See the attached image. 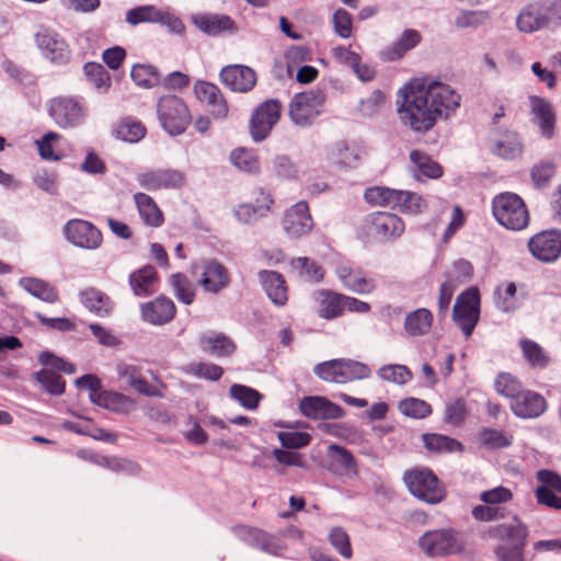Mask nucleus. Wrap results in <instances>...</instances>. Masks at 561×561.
<instances>
[{
	"mask_svg": "<svg viewBox=\"0 0 561 561\" xmlns=\"http://www.w3.org/2000/svg\"><path fill=\"white\" fill-rule=\"evenodd\" d=\"M479 443L488 449H501L511 446L513 437L502 430L483 428L479 433Z\"/></svg>",
	"mask_w": 561,
	"mask_h": 561,
	"instance_id": "obj_50",
	"label": "nucleus"
},
{
	"mask_svg": "<svg viewBox=\"0 0 561 561\" xmlns=\"http://www.w3.org/2000/svg\"><path fill=\"white\" fill-rule=\"evenodd\" d=\"M257 276L270 300L275 306H285L288 301V287L285 277L276 271L268 270L260 271Z\"/></svg>",
	"mask_w": 561,
	"mask_h": 561,
	"instance_id": "obj_26",
	"label": "nucleus"
},
{
	"mask_svg": "<svg viewBox=\"0 0 561 561\" xmlns=\"http://www.w3.org/2000/svg\"><path fill=\"white\" fill-rule=\"evenodd\" d=\"M523 150V144L515 133L507 135L504 140H499L493 149L497 156L511 160L520 157Z\"/></svg>",
	"mask_w": 561,
	"mask_h": 561,
	"instance_id": "obj_56",
	"label": "nucleus"
},
{
	"mask_svg": "<svg viewBox=\"0 0 561 561\" xmlns=\"http://www.w3.org/2000/svg\"><path fill=\"white\" fill-rule=\"evenodd\" d=\"M473 275V266L467 260H458L453 266L445 273V280L459 287L462 284L468 283Z\"/></svg>",
	"mask_w": 561,
	"mask_h": 561,
	"instance_id": "obj_54",
	"label": "nucleus"
},
{
	"mask_svg": "<svg viewBox=\"0 0 561 561\" xmlns=\"http://www.w3.org/2000/svg\"><path fill=\"white\" fill-rule=\"evenodd\" d=\"M194 93L207 106L214 117H227L229 112L228 103L216 84L207 81H197L194 85Z\"/></svg>",
	"mask_w": 561,
	"mask_h": 561,
	"instance_id": "obj_23",
	"label": "nucleus"
},
{
	"mask_svg": "<svg viewBox=\"0 0 561 561\" xmlns=\"http://www.w3.org/2000/svg\"><path fill=\"white\" fill-rule=\"evenodd\" d=\"M513 414L519 419H535L547 410L546 399L538 392L524 389L518 397L510 403Z\"/></svg>",
	"mask_w": 561,
	"mask_h": 561,
	"instance_id": "obj_25",
	"label": "nucleus"
},
{
	"mask_svg": "<svg viewBox=\"0 0 561 561\" xmlns=\"http://www.w3.org/2000/svg\"><path fill=\"white\" fill-rule=\"evenodd\" d=\"M405 229L403 220L393 213L375 211L362 220L357 234L364 240L389 241L399 238Z\"/></svg>",
	"mask_w": 561,
	"mask_h": 561,
	"instance_id": "obj_4",
	"label": "nucleus"
},
{
	"mask_svg": "<svg viewBox=\"0 0 561 561\" xmlns=\"http://www.w3.org/2000/svg\"><path fill=\"white\" fill-rule=\"evenodd\" d=\"M34 376L48 393L53 396H60L64 393L66 382L55 370L44 368L35 373Z\"/></svg>",
	"mask_w": 561,
	"mask_h": 561,
	"instance_id": "obj_53",
	"label": "nucleus"
},
{
	"mask_svg": "<svg viewBox=\"0 0 561 561\" xmlns=\"http://www.w3.org/2000/svg\"><path fill=\"white\" fill-rule=\"evenodd\" d=\"M433 321L434 317L430 309L417 308L407 313L403 328L409 336H423L431 331Z\"/></svg>",
	"mask_w": 561,
	"mask_h": 561,
	"instance_id": "obj_34",
	"label": "nucleus"
},
{
	"mask_svg": "<svg viewBox=\"0 0 561 561\" xmlns=\"http://www.w3.org/2000/svg\"><path fill=\"white\" fill-rule=\"evenodd\" d=\"M79 298L85 309L100 318L110 317L115 307L113 299L106 293L95 287H88L81 290Z\"/></svg>",
	"mask_w": 561,
	"mask_h": 561,
	"instance_id": "obj_29",
	"label": "nucleus"
},
{
	"mask_svg": "<svg viewBox=\"0 0 561 561\" xmlns=\"http://www.w3.org/2000/svg\"><path fill=\"white\" fill-rule=\"evenodd\" d=\"M495 391L512 401L524 390L520 380L511 373H500L494 380Z\"/></svg>",
	"mask_w": 561,
	"mask_h": 561,
	"instance_id": "obj_48",
	"label": "nucleus"
},
{
	"mask_svg": "<svg viewBox=\"0 0 561 561\" xmlns=\"http://www.w3.org/2000/svg\"><path fill=\"white\" fill-rule=\"evenodd\" d=\"M64 234L72 245L84 250H96L102 245L103 234L91 221L70 219L64 226Z\"/></svg>",
	"mask_w": 561,
	"mask_h": 561,
	"instance_id": "obj_14",
	"label": "nucleus"
},
{
	"mask_svg": "<svg viewBox=\"0 0 561 561\" xmlns=\"http://www.w3.org/2000/svg\"><path fill=\"white\" fill-rule=\"evenodd\" d=\"M157 113L162 127L170 135L183 134L192 119L187 105L176 95L161 96Z\"/></svg>",
	"mask_w": 561,
	"mask_h": 561,
	"instance_id": "obj_8",
	"label": "nucleus"
},
{
	"mask_svg": "<svg viewBox=\"0 0 561 561\" xmlns=\"http://www.w3.org/2000/svg\"><path fill=\"white\" fill-rule=\"evenodd\" d=\"M329 541L343 558H352L353 550L350 536L344 528L333 527L329 533Z\"/></svg>",
	"mask_w": 561,
	"mask_h": 561,
	"instance_id": "obj_62",
	"label": "nucleus"
},
{
	"mask_svg": "<svg viewBox=\"0 0 561 561\" xmlns=\"http://www.w3.org/2000/svg\"><path fill=\"white\" fill-rule=\"evenodd\" d=\"M421 38V34L416 30L409 28L403 31L400 38L385 51L387 59L398 60L402 58L409 50L420 44Z\"/></svg>",
	"mask_w": 561,
	"mask_h": 561,
	"instance_id": "obj_41",
	"label": "nucleus"
},
{
	"mask_svg": "<svg viewBox=\"0 0 561 561\" xmlns=\"http://www.w3.org/2000/svg\"><path fill=\"white\" fill-rule=\"evenodd\" d=\"M284 230L294 238L308 234L313 228V220L309 205L306 201H299L286 210L283 219Z\"/></svg>",
	"mask_w": 561,
	"mask_h": 561,
	"instance_id": "obj_20",
	"label": "nucleus"
},
{
	"mask_svg": "<svg viewBox=\"0 0 561 561\" xmlns=\"http://www.w3.org/2000/svg\"><path fill=\"white\" fill-rule=\"evenodd\" d=\"M397 190L375 186L365 191L364 197L367 203L376 206L396 207Z\"/></svg>",
	"mask_w": 561,
	"mask_h": 561,
	"instance_id": "obj_58",
	"label": "nucleus"
},
{
	"mask_svg": "<svg viewBox=\"0 0 561 561\" xmlns=\"http://www.w3.org/2000/svg\"><path fill=\"white\" fill-rule=\"evenodd\" d=\"M191 22L197 30L208 36L234 34L239 31L237 23L227 14L211 12L196 13L191 15Z\"/></svg>",
	"mask_w": 561,
	"mask_h": 561,
	"instance_id": "obj_19",
	"label": "nucleus"
},
{
	"mask_svg": "<svg viewBox=\"0 0 561 561\" xmlns=\"http://www.w3.org/2000/svg\"><path fill=\"white\" fill-rule=\"evenodd\" d=\"M199 346L206 353H210L217 357L230 356L234 350V343L225 334L203 335L199 339Z\"/></svg>",
	"mask_w": 561,
	"mask_h": 561,
	"instance_id": "obj_39",
	"label": "nucleus"
},
{
	"mask_svg": "<svg viewBox=\"0 0 561 561\" xmlns=\"http://www.w3.org/2000/svg\"><path fill=\"white\" fill-rule=\"evenodd\" d=\"M299 409L302 415L312 420H339L345 414L344 410L325 397H305Z\"/></svg>",
	"mask_w": 561,
	"mask_h": 561,
	"instance_id": "obj_21",
	"label": "nucleus"
},
{
	"mask_svg": "<svg viewBox=\"0 0 561 561\" xmlns=\"http://www.w3.org/2000/svg\"><path fill=\"white\" fill-rule=\"evenodd\" d=\"M77 385L81 388L89 389L91 399L99 404H103L106 409L115 410L118 404L127 401V398L116 392H102L101 381L96 376L84 375L77 380Z\"/></svg>",
	"mask_w": 561,
	"mask_h": 561,
	"instance_id": "obj_30",
	"label": "nucleus"
},
{
	"mask_svg": "<svg viewBox=\"0 0 561 561\" xmlns=\"http://www.w3.org/2000/svg\"><path fill=\"white\" fill-rule=\"evenodd\" d=\"M34 37L42 55L51 64L61 66L70 60V47L66 39L55 30L41 26Z\"/></svg>",
	"mask_w": 561,
	"mask_h": 561,
	"instance_id": "obj_12",
	"label": "nucleus"
},
{
	"mask_svg": "<svg viewBox=\"0 0 561 561\" xmlns=\"http://www.w3.org/2000/svg\"><path fill=\"white\" fill-rule=\"evenodd\" d=\"M556 174V164L552 161H540L530 170L531 180L537 188L547 187Z\"/></svg>",
	"mask_w": 561,
	"mask_h": 561,
	"instance_id": "obj_60",
	"label": "nucleus"
},
{
	"mask_svg": "<svg viewBox=\"0 0 561 561\" xmlns=\"http://www.w3.org/2000/svg\"><path fill=\"white\" fill-rule=\"evenodd\" d=\"M170 285L176 299L185 305H192L195 299V286L190 278L182 273L170 276Z\"/></svg>",
	"mask_w": 561,
	"mask_h": 561,
	"instance_id": "obj_47",
	"label": "nucleus"
},
{
	"mask_svg": "<svg viewBox=\"0 0 561 561\" xmlns=\"http://www.w3.org/2000/svg\"><path fill=\"white\" fill-rule=\"evenodd\" d=\"M157 271L151 265L142 266L129 275V285L135 296H149L154 293Z\"/></svg>",
	"mask_w": 561,
	"mask_h": 561,
	"instance_id": "obj_36",
	"label": "nucleus"
},
{
	"mask_svg": "<svg viewBox=\"0 0 561 561\" xmlns=\"http://www.w3.org/2000/svg\"><path fill=\"white\" fill-rule=\"evenodd\" d=\"M519 347L527 364L534 369H545L550 363V356L543 347L529 339H520Z\"/></svg>",
	"mask_w": 561,
	"mask_h": 561,
	"instance_id": "obj_38",
	"label": "nucleus"
},
{
	"mask_svg": "<svg viewBox=\"0 0 561 561\" xmlns=\"http://www.w3.org/2000/svg\"><path fill=\"white\" fill-rule=\"evenodd\" d=\"M133 81L144 88H152L161 84V75L157 67L146 64H137L131 68Z\"/></svg>",
	"mask_w": 561,
	"mask_h": 561,
	"instance_id": "obj_46",
	"label": "nucleus"
},
{
	"mask_svg": "<svg viewBox=\"0 0 561 561\" xmlns=\"http://www.w3.org/2000/svg\"><path fill=\"white\" fill-rule=\"evenodd\" d=\"M330 159L341 168H355L359 161L358 154L343 144H337L331 150Z\"/></svg>",
	"mask_w": 561,
	"mask_h": 561,
	"instance_id": "obj_61",
	"label": "nucleus"
},
{
	"mask_svg": "<svg viewBox=\"0 0 561 561\" xmlns=\"http://www.w3.org/2000/svg\"><path fill=\"white\" fill-rule=\"evenodd\" d=\"M313 373L325 382L348 383L369 378L371 370L364 363L337 358L317 364Z\"/></svg>",
	"mask_w": 561,
	"mask_h": 561,
	"instance_id": "obj_5",
	"label": "nucleus"
},
{
	"mask_svg": "<svg viewBox=\"0 0 561 561\" xmlns=\"http://www.w3.org/2000/svg\"><path fill=\"white\" fill-rule=\"evenodd\" d=\"M290 267L300 279L307 283H320L325 275L324 268L317 261L307 256L293 259Z\"/></svg>",
	"mask_w": 561,
	"mask_h": 561,
	"instance_id": "obj_37",
	"label": "nucleus"
},
{
	"mask_svg": "<svg viewBox=\"0 0 561 561\" xmlns=\"http://www.w3.org/2000/svg\"><path fill=\"white\" fill-rule=\"evenodd\" d=\"M492 215L504 228L520 231L528 227L530 214L524 199L512 192L495 195L491 202Z\"/></svg>",
	"mask_w": 561,
	"mask_h": 561,
	"instance_id": "obj_3",
	"label": "nucleus"
},
{
	"mask_svg": "<svg viewBox=\"0 0 561 561\" xmlns=\"http://www.w3.org/2000/svg\"><path fill=\"white\" fill-rule=\"evenodd\" d=\"M419 546L428 557H444L461 552L463 541L457 530L442 528L426 531L420 537Z\"/></svg>",
	"mask_w": 561,
	"mask_h": 561,
	"instance_id": "obj_9",
	"label": "nucleus"
},
{
	"mask_svg": "<svg viewBox=\"0 0 561 561\" xmlns=\"http://www.w3.org/2000/svg\"><path fill=\"white\" fill-rule=\"evenodd\" d=\"M471 514L476 520L486 523L510 517L511 522L507 524L488 527L483 538L500 542L493 550L499 561H526L524 551L529 530L515 513H510L504 507L485 504L474 506Z\"/></svg>",
	"mask_w": 561,
	"mask_h": 561,
	"instance_id": "obj_2",
	"label": "nucleus"
},
{
	"mask_svg": "<svg viewBox=\"0 0 561 561\" xmlns=\"http://www.w3.org/2000/svg\"><path fill=\"white\" fill-rule=\"evenodd\" d=\"M335 273L344 287L353 293L365 295L373 293L376 288L373 278L366 277L363 271L353 268L347 264L340 265Z\"/></svg>",
	"mask_w": 561,
	"mask_h": 561,
	"instance_id": "obj_28",
	"label": "nucleus"
},
{
	"mask_svg": "<svg viewBox=\"0 0 561 561\" xmlns=\"http://www.w3.org/2000/svg\"><path fill=\"white\" fill-rule=\"evenodd\" d=\"M466 415L467 405L462 399H456L448 402L445 407L444 421L447 424L459 426L463 423Z\"/></svg>",
	"mask_w": 561,
	"mask_h": 561,
	"instance_id": "obj_64",
	"label": "nucleus"
},
{
	"mask_svg": "<svg viewBox=\"0 0 561 561\" xmlns=\"http://www.w3.org/2000/svg\"><path fill=\"white\" fill-rule=\"evenodd\" d=\"M274 205L271 193L261 186L253 187L249 193V199L238 205L234 217L242 224H251L266 217Z\"/></svg>",
	"mask_w": 561,
	"mask_h": 561,
	"instance_id": "obj_13",
	"label": "nucleus"
},
{
	"mask_svg": "<svg viewBox=\"0 0 561 561\" xmlns=\"http://www.w3.org/2000/svg\"><path fill=\"white\" fill-rule=\"evenodd\" d=\"M325 101V94L321 89H310L295 94L288 106L290 119L298 126L313 124L323 111Z\"/></svg>",
	"mask_w": 561,
	"mask_h": 561,
	"instance_id": "obj_7",
	"label": "nucleus"
},
{
	"mask_svg": "<svg viewBox=\"0 0 561 561\" xmlns=\"http://www.w3.org/2000/svg\"><path fill=\"white\" fill-rule=\"evenodd\" d=\"M377 374L382 380L396 385H405L413 377L407 366L398 364L385 365L378 369Z\"/></svg>",
	"mask_w": 561,
	"mask_h": 561,
	"instance_id": "obj_55",
	"label": "nucleus"
},
{
	"mask_svg": "<svg viewBox=\"0 0 561 561\" xmlns=\"http://www.w3.org/2000/svg\"><path fill=\"white\" fill-rule=\"evenodd\" d=\"M231 163L240 171L257 174L261 169L257 154L247 148H237L230 153Z\"/></svg>",
	"mask_w": 561,
	"mask_h": 561,
	"instance_id": "obj_44",
	"label": "nucleus"
},
{
	"mask_svg": "<svg viewBox=\"0 0 561 561\" xmlns=\"http://www.w3.org/2000/svg\"><path fill=\"white\" fill-rule=\"evenodd\" d=\"M20 284L23 289L43 301L54 304L58 300L57 290L45 280L25 277L20 280Z\"/></svg>",
	"mask_w": 561,
	"mask_h": 561,
	"instance_id": "obj_42",
	"label": "nucleus"
},
{
	"mask_svg": "<svg viewBox=\"0 0 561 561\" xmlns=\"http://www.w3.org/2000/svg\"><path fill=\"white\" fill-rule=\"evenodd\" d=\"M396 207L402 213L419 214L426 208V202L421 195L414 192L397 191Z\"/></svg>",
	"mask_w": 561,
	"mask_h": 561,
	"instance_id": "obj_51",
	"label": "nucleus"
},
{
	"mask_svg": "<svg viewBox=\"0 0 561 561\" xmlns=\"http://www.w3.org/2000/svg\"><path fill=\"white\" fill-rule=\"evenodd\" d=\"M229 393L232 399L248 410H255L263 398L257 390L239 383L232 385Z\"/></svg>",
	"mask_w": 561,
	"mask_h": 561,
	"instance_id": "obj_49",
	"label": "nucleus"
},
{
	"mask_svg": "<svg viewBox=\"0 0 561 561\" xmlns=\"http://www.w3.org/2000/svg\"><path fill=\"white\" fill-rule=\"evenodd\" d=\"M461 96L449 84L426 78L413 79L402 89L398 113L413 131L426 133L438 119L448 118L460 106Z\"/></svg>",
	"mask_w": 561,
	"mask_h": 561,
	"instance_id": "obj_1",
	"label": "nucleus"
},
{
	"mask_svg": "<svg viewBox=\"0 0 561 561\" xmlns=\"http://www.w3.org/2000/svg\"><path fill=\"white\" fill-rule=\"evenodd\" d=\"M490 19L485 10H462L455 18L457 28H477L483 25Z\"/></svg>",
	"mask_w": 561,
	"mask_h": 561,
	"instance_id": "obj_57",
	"label": "nucleus"
},
{
	"mask_svg": "<svg viewBox=\"0 0 561 561\" xmlns=\"http://www.w3.org/2000/svg\"><path fill=\"white\" fill-rule=\"evenodd\" d=\"M138 184L146 191L176 190L185 184V174L175 169H156L136 175Z\"/></svg>",
	"mask_w": 561,
	"mask_h": 561,
	"instance_id": "obj_17",
	"label": "nucleus"
},
{
	"mask_svg": "<svg viewBox=\"0 0 561 561\" xmlns=\"http://www.w3.org/2000/svg\"><path fill=\"white\" fill-rule=\"evenodd\" d=\"M202 268L199 285L204 291L216 295L230 285L231 278L228 268L217 260L203 262Z\"/></svg>",
	"mask_w": 561,
	"mask_h": 561,
	"instance_id": "obj_24",
	"label": "nucleus"
},
{
	"mask_svg": "<svg viewBox=\"0 0 561 561\" xmlns=\"http://www.w3.org/2000/svg\"><path fill=\"white\" fill-rule=\"evenodd\" d=\"M480 319V294L477 287H470L457 296L453 308V320L469 337Z\"/></svg>",
	"mask_w": 561,
	"mask_h": 561,
	"instance_id": "obj_10",
	"label": "nucleus"
},
{
	"mask_svg": "<svg viewBox=\"0 0 561 561\" xmlns=\"http://www.w3.org/2000/svg\"><path fill=\"white\" fill-rule=\"evenodd\" d=\"M133 199L144 225L160 228L164 224V214L150 195L137 192Z\"/></svg>",
	"mask_w": 561,
	"mask_h": 561,
	"instance_id": "obj_31",
	"label": "nucleus"
},
{
	"mask_svg": "<svg viewBox=\"0 0 561 561\" xmlns=\"http://www.w3.org/2000/svg\"><path fill=\"white\" fill-rule=\"evenodd\" d=\"M318 317L332 320L343 314V294L319 289L314 293Z\"/></svg>",
	"mask_w": 561,
	"mask_h": 561,
	"instance_id": "obj_32",
	"label": "nucleus"
},
{
	"mask_svg": "<svg viewBox=\"0 0 561 561\" xmlns=\"http://www.w3.org/2000/svg\"><path fill=\"white\" fill-rule=\"evenodd\" d=\"M410 160L415 165V171L428 179H439L443 175L442 165L421 150H412Z\"/></svg>",
	"mask_w": 561,
	"mask_h": 561,
	"instance_id": "obj_43",
	"label": "nucleus"
},
{
	"mask_svg": "<svg viewBox=\"0 0 561 561\" xmlns=\"http://www.w3.org/2000/svg\"><path fill=\"white\" fill-rule=\"evenodd\" d=\"M328 457L331 460L330 470L346 474H358V463L353 454L345 447L337 444L328 446Z\"/></svg>",
	"mask_w": 561,
	"mask_h": 561,
	"instance_id": "obj_33",
	"label": "nucleus"
},
{
	"mask_svg": "<svg viewBox=\"0 0 561 561\" xmlns=\"http://www.w3.org/2000/svg\"><path fill=\"white\" fill-rule=\"evenodd\" d=\"M527 248L539 262H556L561 256V230L549 229L534 234L528 240Z\"/></svg>",
	"mask_w": 561,
	"mask_h": 561,
	"instance_id": "obj_16",
	"label": "nucleus"
},
{
	"mask_svg": "<svg viewBox=\"0 0 561 561\" xmlns=\"http://www.w3.org/2000/svg\"><path fill=\"white\" fill-rule=\"evenodd\" d=\"M399 410L402 414L414 419H425L432 414L431 404L417 398H407L400 401Z\"/></svg>",
	"mask_w": 561,
	"mask_h": 561,
	"instance_id": "obj_59",
	"label": "nucleus"
},
{
	"mask_svg": "<svg viewBox=\"0 0 561 561\" xmlns=\"http://www.w3.org/2000/svg\"><path fill=\"white\" fill-rule=\"evenodd\" d=\"M88 80L99 92H107L111 87V77L107 70L98 62H87L83 67Z\"/></svg>",
	"mask_w": 561,
	"mask_h": 561,
	"instance_id": "obj_52",
	"label": "nucleus"
},
{
	"mask_svg": "<svg viewBox=\"0 0 561 561\" xmlns=\"http://www.w3.org/2000/svg\"><path fill=\"white\" fill-rule=\"evenodd\" d=\"M47 111L50 118L60 128L78 126L84 116L83 107L75 98L56 96L48 101Z\"/></svg>",
	"mask_w": 561,
	"mask_h": 561,
	"instance_id": "obj_15",
	"label": "nucleus"
},
{
	"mask_svg": "<svg viewBox=\"0 0 561 561\" xmlns=\"http://www.w3.org/2000/svg\"><path fill=\"white\" fill-rule=\"evenodd\" d=\"M221 83L233 92L248 93L256 85V72L249 66L228 65L219 73Z\"/></svg>",
	"mask_w": 561,
	"mask_h": 561,
	"instance_id": "obj_18",
	"label": "nucleus"
},
{
	"mask_svg": "<svg viewBox=\"0 0 561 561\" xmlns=\"http://www.w3.org/2000/svg\"><path fill=\"white\" fill-rule=\"evenodd\" d=\"M146 131L145 125L131 116L121 119L114 128V134L117 139L131 144L141 140Z\"/></svg>",
	"mask_w": 561,
	"mask_h": 561,
	"instance_id": "obj_40",
	"label": "nucleus"
},
{
	"mask_svg": "<svg viewBox=\"0 0 561 561\" xmlns=\"http://www.w3.org/2000/svg\"><path fill=\"white\" fill-rule=\"evenodd\" d=\"M282 111L283 105L276 99L266 100L254 110L249 123V131L254 141H262L268 137L278 123Z\"/></svg>",
	"mask_w": 561,
	"mask_h": 561,
	"instance_id": "obj_11",
	"label": "nucleus"
},
{
	"mask_svg": "<svg viewBox=\"0 0 561 561\" xmlns=\"http://www.w3.org/2000/svg\"><path fill=\"white\" fill-rule=\"evenodd\" d=\"M422 440L425 448L431 453H451L462 449L461 443L443 434L426 433L422 435Z\"/></svg>",
	"mask_w": 561,
	"mask_h": 561,
	"instance_id": "obj_45",
	"label": "nucleus"
},
{
	"mask_svg": "<svg viewBox=\"0 0 561 561\" xmlns=\"http://www.w3.org/2000/svg\"><path fill=\"white\" fill-rule=\"evenodd\" d=\"M140 312L145 322L163 325L174 319L176 307L171 298L160 295L153 300L142 304Z\"/></svg>",
	"mask_w": 561,
	"mask_h": 561,
	"instance_id": "obj_22",
	"label": "nucleus"
},
{
	"mask_svg": "<svg viewBox=\"0 0 561 561\" xmlns=\"http://www.w3.org/2000/svg\"><path fill=\"white\" fill-rule=\"evenodd\" d=\"M403 481L413 496L427 504H438L446 497L445 486L428 468H415L407 471Z\"/></svg>",
	"mask_w": 561,
	"mask_h": 561,
	"instance_id": "obj_6",
	"label": "nucleus"
},
{
	"mask_svg": "<svg viewBox=\"0 0 561 561\" xmlns=\"http://www.w3.org/2000/svg\"><path fill=\"white\" fill-rule=\"evenodd\" d=\"M160 10L153 5H144L131 9L126 14V21L131 25L139 23H157L160 14Z\"/></svg>",
	"mask_w": 561,
	"mask_h": 561,
	"instance_id": "obj_63",
	"label": "nucleus"
},
{
	"mask_svg": "<svg viewBox=\"0 0 561 561\" xmlns=\"http://www.w3.org/2000/svg\"><path fill=\"white\" fill-rule=\"evenodd\" d=\"M530 102L531 112L541 134L547 138H551L556 125V114L552 105L547 100L537 96H533Z\"/></svg>",
	"mask_w": 561,
	"mask_h": 561,
	"instance_id": "obj_35",
	"label": "nucleus"
},
{
	"mask_svg": "<svg viewBox=\"0 0 561 561\" xmlns=\"http://www.w3.org/2000/svg\"><path fill=\"white\" fill-rule=\"evenodd\" d=\"M517 28L524 33H533L542 28H549L548 18L542 1H536L526 5L517 15Z\"/></svg>",
	"mask_w": 561,
	"mask_h": 561,
	"instance_id": "obj_27",
	"label": "nucleus"
}]
</instances>
